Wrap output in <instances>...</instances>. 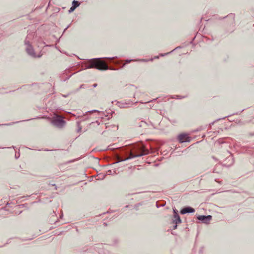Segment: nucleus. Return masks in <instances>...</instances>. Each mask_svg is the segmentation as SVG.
<instances>
[{"label":"nucleus","instance_id":"1","mask_svg":"<svg viewBox=\"0 0 254 254\" xmlns=\"http://www.w3.org/2000/svg\"><path fill=\"white\" fill-rule=\"evenodd\" d=\"M34 34L33 33L28 34L24 40V45L25 50L27 54L33 58H40L42 54L37 55L34 52V50L31 45V40L33 38Z\"/></svg>","mask_w":254,"mask_h":254},{"label":"nucleus","instance_id":"2","mask_svg":"<svg viewBox=\"0 0 254 254\" xmlns=\"http://www.w3.org/2000/svg\"><path fill=\"white\" fill-rule=\"evenodd\" d=\"M51 123L57 128H62L64 127V117L54 114L52 119H51Z\"/></svg>","mask_w":254,"mask_h":254},{"label":"nucleus","instance_id":"3","mask_svg":"<svg viewBox=\"0 0 254 254\" xmlns=\"http://www.w3.org/2000/svg\"><path fill=\"white\" fill-rule=\"evenodd\" d=\"M96 68L100 70H106L108 69V66L103 62L94 61L88 66V68Z\"/></svg>","mask_w":254,"mask_h":254},{"label":"nucleus","instance_id":"4","mask_svg":"<svg viewBox=\"0 0 254 254\" xmlns=\"http://www.w3.org/2000/svg\"><path fill=\"white\" fill-rule=\"evenodd\" d=\"M178 140L180 142L183 143L189 142L190 141V137L188 134L182 133L178 136Z\"/></svg>","mask_w":254,"mask_h":254},{"label":"nucleus","instance_id":"5","mask_svg":"<svg viewBox=\"0 0 254 254\" xmlns=\"http://www.w3.org/2000/svg\"><path fill=\"white\" fill-rule=\"evenodd\" d=\"M197 218L201 221L203 223L208 224L212 219V216L211 215H199Z\"/></svg>","mask_w":254,"mask_h":254},{"label":"nucleus","instance_id":"6","mask_svg":"<svg viewBox=\"0 0 254 254\" xmlns=\"http://www.w3.org/2000/svg\"><path fill=\"white\" fill-rule=\"evenodd\" d=\"M194 211V209L193 208L190 207H187L181 210V213L182 214H185L186 213H193Z\"/></svg>","mask_w":254,"mask_h":254},{"label":"nucleus","instance_id":"7","mask_svg":"<svg viewBox=\"0 0 254 254\" xmlns=\"http://www.w3.org/2000/svg\"><path fill=\"white\" fill-rule=\"evenodd\" d=\"M118 106L121 108H126L129 107L131 103L129 102H118L117 103Z\"/></svg>","mask_w":254,"mask_h":254},{"label":"nucleus","instance_id":"8","mask_svg":"<svg viewBox=\"0 0 254 254\" xmlns=\"http://www.w3.org/2000/svg\"><path fill=\"white\" fill-rule=\"evenodd\" d=\"M80 3L78 1L74 0L72 3V6L69 10V13L73 11L74 9L79 5Z\"/></svg>","mask_w":254,"mask_h":254},{"label":"nucleus","instance_id":"9","mask_svg":"<svg viewBox=\"0 0 254 254\" xmlns=\"http://www.w3.org/2000/svg\"><path fill=\"white\" fill-rule=\"evenodd\" d=\"M181 219L178 214H175L174 215V219H173V223L178 224L181 223Z\"/></svg>","mask_w":254,"mask_h":254},{"label":"nucleus","instance_id":"10","mask_svg":"<svg viewBox=\"0 0 254 254\" xmlns=\"http://www.w3.org/2000/svg\"><path fill=\"white\" fill-rule=\"evenodd\" d=\"M227 160H228L230 162L229 163H225V165L227 166H231L232 164H233V163L234 162L233 158L231 155H230L229 157H228L226 158V161H227Z\"/></svg>","mask_w":254,"mask_h":254},{"label":"nucleus","instance_id":"11","mask_svg":"<svg viewBox=\"0 0 254 254\" xmlns=\"http://www.w3.org/2000/svg\"><path fill=\"white\" fill-rule=\"evenodd\" d=\"M135 157H136V156H135V155H133L132 153H130V155H129V156L128 157L125 159L124 160H122L120 161H126V160H127L128 159H131V158H135Z\"/></svg>","mask_w":254,"mask_h":254},{"label":"nucleus","instance_id":"12","mask_svg":"<svg viewBox=\"0 0 254 254\" xmlns=\"http://www.w3.org/2000/svg\"><path fill=\"white\" fill-rule=\"evenodd\" d=\"M149 61H153V59H151L150 60L142 59V60H139V61H141V62H148Z\"/></svg>","mask_w":254,"mask_h":254},{"label":"nucleus","instance_id":"13","mask_svg":"<svg viewBox=\"0 0 254 254\" xmlns=\"http://www.w3.org/2000/svg\"><path fill=\"white\" fill-rule=\"evenodd\" d=\"M19 157H20V153H19V152H18L17 153H16V154L15 155V158L16 159H18Z\"/></svg>","mask_w":254,"mask_h":254},{"label":"nucleus","instance_id":"14","mask_svg":"<svg viewBox=\"0 0 254 254\" xmlns=\"http://www.w3.org/2000/svg\"><path fill=\"white\" fill-rule=\"evenodd\" d=\"M144 155H145L144 153H140V154L135 155V156H136V157H141Z\"/></svg>","mask_w":254,"mask_h":254},{"label":"nucleus","instance_id":"15","mask_svg":"<svg viewBox=\"0 0 254 254\" xmlns=\"http://www.w3.org/2000/svg\"><path fill=\"white\" fill-rule=\"evenodd\" d=\"M173 212H174V214H178L177 211V210L176 209H173Z\"/></svg>","mask_w":254,"mask_h":254},{"label":"nucleus","instance_id":"16","mask_svg":"<svg viewBox=\"0 0 254 254\" xmlns=\"http://www.w3.org/2000/svg\"><path fill=\"white\" fill-rule=\"evenodd\" d=\"M169 54V53H167L164 54H161L160 56H162V57H163V56H164L165 55H168Z\"/></svg>","mask_w":254,"mask_h":254},{"label":"nucleus","instance_id":"17","mask_svg":"<svg viewBox=\"0 0 254 254\" xmlns=\"http://www.w3.org/2000/svg\"><path fill=\"white\" fill-rule=\"evenodd\" d=\"M133 61L132 60H126V62L127 63H129L131 61Z\"/></svg>","mask_w":254,"mask_h":254},{"label":"nucleus","instance_id":"18","mask_svg":"<svg viewBox=\"0 0 254 254\" xmlns=\"http://www.w3.org/2000/svg\"><path fill=\"white\" fill-rule=\"evenodd\" d=\"M177 227V224H175V225L173 227L174 229H176Z\"/></svg>","mask_w":254,"mask_h":254},{"label":"nucleus","instance_id":"19","mask_svg":"<svg viewBox=\"0 0 254 254\" xmlns=\"http://www.w3.org/2000/svg\"><path fill=\"white\" fill-rule=\"evenodd\" d=\"M56 48L57 49H58L61 53H62V52L61 51V50L60 49H59V48L57 46H55Z\"/></svg>","mask_w":254,"mask_h":254},{"label":"nucleus","instance_id":"20","mask_svg":"<svg viewBox=\"0 0 254 254\" xmlns=\"http://www.w3.org/2000/svg\"><path fill=\"white\" fill-rule=\"evenodd\" d=\"M13 124V123H12V124H3V125L9 126V125H12Z\"/></svg>","mask_w":254,"mask_h":254},{"label":"nucleus","instance_id":"21","mask_svg":"<svg viewBox=\"0 0 254 254\" xmlns=\"http://www.w3.org/2000/svg\"><path fill=\"white\" fill-rule=\"evenodd\" d=\"M44 150L45 151H52V150H48V149H45Z\"/></svg>","mask_w":254,"mask_h":254},{"label":"nucleus","instance_id":"22","mask_svg":"<svg viewBox=\"0 0 254 254\" xmlns=\"http://www.w3.org/2000/svg\"><path fill=\"white\" fill-rule=\"evenodd\" d=\"M47 46H49V47H51V46H53V45H46Z\"/></svg>","mask_w":254,"mask_h":254},{"label":"nucleus","instance_id":"23","mask_svg":"<svg viewBox=\"0 0 254 254\" xmlns=\"http://www.w3.org/2000/svg\"><path fill=\"white\" fill-rule=\"evenodd\" d=\"M155 59H158V56H156L154 58Z\"/></svg>","mask_w":254,"mask_h":254},{"label":"nucleus","instance_id":"24","mask_svg":"<svg viewBox=\"0 0 254 254\" xmlns=\"http://www.w3.org/2000/svg\"><path fill=\"white\" fill-rule=\"evenodd\" d=\"M96 86H97V85H96V84H94V85H93V86H94V87H95Z\"/></svg>","mask_w":254,"mask_h":254},{"label":"nucleus","instance_id":"25","mask_svg":"<svg viewBox=\"0 0 254 254\" xmlns=\"http://www.w3.org/2000/svg\"><path fill=\"white\" fill-rule=\"evenodd\" d=\"M81 129V128H79L77 130V131H79Z\"/></svg>","mask_w":254,"mask_h":254},{"label":"nucleus","instance_id":"26","mask_svg":"<svg viewBox=\"0 0 254 254\" xmlns=\"http://www.w3.org/2000/svg\"><path fill=\"white\" fill-rule=\"evenodd\" d=\"M62 216H63V214L60 216V218H61Z\"/></svg>","mask_w":254,"mask_h":254},{"label":"nucleus","instance_id":"27","mask_svg":"<svg viewBox=\"0 0 254 254\" xmlns=\"http://www.w3.org/2000/svg\"><path fill=\"white\" fill-rule=\"evenodd\" d=\"M52 186H55V184H51Z\"/></svg>","mask_w":254,"mask_h":254},{"label":"nucleus","instance_id":"28","mask_svg":"<svg viewBox=\"0 0 254 254\" xmlns=\"http://www.w3.org/2000/svg\"><path fill=\"white\" fill-rule=\"evenodd\" d=\"M63 35H64V32L62 33V35H61V36H63Z\"/></svg>","mask_w":254,"mask_h":254},{"label":"nucleus","instance_id":"29","mask_svg":"<svg viewBox=\"0 0 254 254\" xmlns=\"http://www.w3.org/2000/svg\"><path fill=\"white\" fill-rule=\"evenodd\" d=\"M63 35H64V32L62 33V35H61V36H63Z\"/></svg>","mask_w":254,"mask_h":254},{"label":"nucleus","instance_id":"30","mask_svg":"<svg viewBox=\"0 0 254 254\" xmlns=\"http://www.w3.org/2000/svg\"><path fill=\"white\" fill-rule=\"evenodd\" d=\"M67 28V27H66V28H64V30L65 31Z\"/></svg>","mask_w":254,"mask_h":254},{"label":"nucleus","instance_id":"31","mask_svg":"<svg viewBox=\"0 0 254 254\" xmlns=\"http://www.w3.org/2000/svg\"><path fill=\"white\" fill-rule=\"evenodd\" d=\"M174 50H175V49H174V50H172V52L174 51Z\"/></svg>","mask_w":254,"mask_h":254},{"label":"nucleus","instance_id":"32","mask_svg":"<svg viewBox=\"0 0 254 254\" xmlns=\"http://www.w3.org/2000/svg\"><path fill=\"white\" fill-rule=\"evenodd\" d=\"M174 50H175V49H174V50H172V52L174 51Z\"/></svg>","mask_w":254,"mask_h":254}]
</instances>
